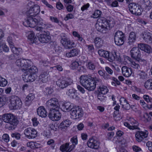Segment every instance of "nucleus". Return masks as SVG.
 Segmentation results:
<instances>
[{"label":"nucleus","instance_id":"obj_1","mask_svg":"<svg viewBox=\"0 0 152 152\" xmlns=\"http://www.w3.org/2000/svg\"><path fill=\"white\" fill-rule=\"evenodd\" d=\"M40 7L37 4H34L26 12L27 18L23 22L26 27L34 28L38 24H41L42 19L39 17L34 18L40 12Z\"/></svg>","mask_w":152,"mask_h":152},{"label":"nucleus","instance_id":"obj_2","mask_svg":"<svg viewBox=\"0 0 152 152\" xmlns=\"http://www.w3.org/2000/svg\"><path fill=\"white\" fill-rule=\"evenodd\" d=\"M61 110L65 112L72 110L70 115L73 119H78L82 117L84 115L83 110L79 106L74 105H61Z\"/></svg>","mask_w":152,"mask_h":152},{"label":"nucleus","instance_id":"obj_3","mask_svg":"<svg viewBox=\"0 0 152 152\" xmlns=\"http://www.w3.org/2000/svg\"><path fill=\"white\" fill-rule=\"evenodd\" d=\"M3 121L12 126L9 127L11 130L15 129L19 123L16 116L12 113H5L3 115Z\"/></svg>","mask_w":152,"mask_h":152},{"label":"nucleus","instance_id":"obj_4","mask_svg":"<svg viewBox=\"0 0 152 152\" xmlns=\"http://www.w3.org/2000/svg\"><path fill=\"white\" fill-rule=\"evenodd\" d=\"M81 84L88 91H93L95 88V85L92 80V77L89 78L86 75H82L80 77Z\"/></svg>","mask_w":152,"mask_h":152},{"label":"nucleus","instance_id":"obj_5","mask_svg":"<svg viewBox=\"0 0 152 152\" xmlns=\"http://www.w3.org/2000/svg\"><path fill=\"white\" fill-rule=\"evenodd\" d=\"M53 107L50 108L48 116L53 121H58L60 119L61 114L59 110L61 108V105H53Z\"/></svg>","mask_w":152,"mask_h":152},{"label":"nucleus","instance_id":"obj_6","mask_svg":"<svg viewBox=\"0 0 152 152\" xmlns=\"http://www.w3.org/2000/svg\"><path fill=\"white\" fill-rule=\"evenodd\" d=\"M125 40L124 34L121 31H118L115 33L114 37L115 44L118 46L123 45Z\"/></svg>","mask_w":152,"mask_h":152},{"label":"nucleus","instance_id":"obj_7","mask_svg":"<svg viewBox=\"0 0 152 152\" xmlns=\"http://www.w3.org/2000/svg\"><path fill=\"white\" fill-rule=\"evenodd\" d=\"M15 63L18 67L21 68L23 72L26 69L27 66H29L32 64L31 61L28 60H26L23 59H19L16 60Z\"/></svg>","mask_w":152,"mask_h":152},{"label":"nucleus","instance_id":"obj_8","mask_svg":"<svg viewBox=\"0 0 152 152\" xmlns=\"http://www.w3.org/2000/svg\"><path fill=\"white\" fill-rule=\"evenodd\" d=\"M128 7L130 12L136 15L141 14V11L139 6L135 3H130L129 4Z\"/></svg>","mask_w":152,"mask_h":152},{"label":"nucleus","instance_id":"obj_9","mask_svg":"<svg viewBox=\"0 0 152 152\" xmlns=\"http://www.w3.org/2000/svg\"><path fill=\"white\" fill-rule=\"evenodd\" d=\"M99 93L98 95V99L101 101H102L104 99L105 97L103 95L105 94L108 91V90L107 86L104 85H101L99 86L98 89Z\"/></svg>","mask_w":152,"mask_h":152},{"label":"nucleus","instance_id":"obj_10","mask_svg":"<svg viewBox=\"0 0 152 152\" xmlns=\"http://www.w3.org/2000/svg\"><path fill=\"white\" fill-rule=\"evenodd\" d=\"M24 134L26 137L29 139L35 138L37 136V132L32 128H28L24 130Z\"/></svg>","mask_w":152,"mask_h":152},{"label":"nucleus","instance_id":"obj_11","mask_svg":"<svg viewBox=\"0 0 152 152\" xmlns=\"http://www.w3.org/2000/svg\"><path fill=\"white\" fill-rule=\"evenodd\" d=\"M50 38L49 31H44L39 35V40L42 43H47L49 41Z\"/></svg>","mask_w":152,"mask_h":152},{"label":"nucleus","instance_id":"obj_12","mask_svg":"<svg viewBox=\"0 0 152 152\" xmlns=\"http://www.w3.org/2000/svg\"><path fill=\"white\" fill-rule=\"evenodd\" d=\"M148 135V132L147 131H138L135 134L136 140L137 142H140L147 137Z\"/></svg>","mask_w":152,"mask_h":152},{"label":"nucleus","instance_id":"obj_13","mask_svg":"<svg viewBox=\"0 0 152 152\" xmlns=\"http://www.w3.org/2000/svg\"><path fill=\"white\" fill-rule=\"evenodd\" d=\"M37 78L36 75L29 74L25 72L23 77V80L26 82H32L34 81Z\"/></svg>","mask_w":152,"mask_h":152},{"label":"nucleus","instance_id":"obj_14","mask_svg":"<svg viewBox=\"0 0 152 152\" xmlns=\"http://www.w3.org/2000/svg\"><path fill=\"white\" fill-rule=\"evenodd\" d=\"M142 37L146 42L152 43V34L147 30L144 31L142 33Z\"/></svg>","mask_w":152,"mask_h":152},{"label":"nucleus","instance_id":"obj_15","mask_svg":"<svg viewBox=\"0 0 152 152\" xmlns=\"http://www.w3.org/2000/svg\"><path fill=\"white\" fill-rule=\"evenodd\" d=\"M88 147L94 149H97L99 146L98 142L93 138H90L87 142Z\"/></svg>","mask_w":152,"mask_h":152},{"label":"nucleus","instance_id":"obj_16","mask_svg":"<svg viewBox=\"0 0 152 152\" xmlns=\"http://www.w3.org/2000/svg\"><path fill=\"white\" fill-rule=\"evenodd\" d=\"M139 48L134 47L130 51L131 55L132 58L135 60H137L141 56Z\"/></svg>","mask_w":152,"mask_h":152},{"label":"nucleus","instance_id":"obj_17","mask_svg":"<svg viewBox=\"0 0 152 152\" xmlns=\"http://www.w3.org/2000/svg\"><path fill=\"white\" fill-rule=\"evenodd\" d=\"M61 42L65 48H71L74 44V42H71L69 39L66 37L62 38Z\"/></svg>","mask_w":152,"mask_h":152},{"label":"nucleus","instance_id":"obj_18","mask_svg":"<svg viewBox=\"0 0 152 152\" xmlns=\"http://www.w3.org/2000/svg\"><path fill=\"white\" fill-rule=\"evenodd\" d=\"M69 145V142L62 145L60 147V151L62 152H70L74 148V146Z\"/></svg>","mask_w":152,"mask_h":152},{"label":"nucleus","instance_id":"obj_19","mask_svg":"<svg viewBox=\"0 0 152 152\" xmlns=\"http://www.w3.org/2000/svg\"><path fill=\"white\" fill-rule=\"evenodd\" d=\"M72 82L70 80L67 81L62 79H59L57 82V85L59 87L62 88H64L67 87L71 85Z\"/></svg>","mask_w":152,"mask_h":152},{"label":"nucleus","instance_id":"obj_20","mask_svg":"<svg viewBox=\"0 0 152 152\" xmlns=\"http://www.w3.org/2000/svg\"><path fill=\"white\" fill-rule=\"evenodd\" d=\"M66 94L71 98L75 99L77 100L79 99V97L77 95L76 91L73 88L69 89L66 92Z\"/></svg>","mask_w":152,"mask_h":152},{"label":"nucleus","instance_id":"obj_21","mask_svg":"<svg viewBox=\"0 0 152 152\" xmlns=\"http://www.w3.org/2000/svg\"><path fill=\"white\" fill-rule=\"evenodd\" d=\"M70 104V102L68 101L59 102L58 99L55 98H51L47 102V104Z\"/></svg>","mask_w":152,"mask_h":152},{"label":"nucleus","instance_id":"obj_22","mask_svg":"<svg viewBox=\"0 0 152 152\" xmlns=\"http://www.w3.org/2000/svg\"><path fill=\"white\" fill-rule=\"evenodd\" d=\"M138 47L141 50H143L148 53L152 52V50L150 46L145 44H140Z\"/></svg>","mask_w":152,"mask_h":152},{"label":"nucleus","instance_id":"obj_23","mask_svg":"<svg viewBox=\"0 0 152 152\" xmlns=\"http://www.w3.org/2000/svg\"><path fill=\"white\" fill-rule=\"evenodd\" d=\"M121 70L123 75L126 77H130L132 73V69L125 66L122 67Z\"/></svg>","mask_w":152,"mask_h":152},{"label":"nucleus","instance_id":"obj_24","mask_svg":"<svg viewBox=\"0 0 152 152\" xmlns=\"http://www.w3.org/2000/svg\"><path fill=\"white\" fill-rule=\"evenodd\" d=\"M79 51L76 48H74L70 50V51L66 52L64 55L68 58L74 57L77 56L79 53Z\"/></svg>","mask_w":152,"mask_h":152},{"label":"nucleus","instance_id":"obj_25","mask_svg":"<svg viewBox=\"0 0 152 152\" xmlns=\"http://www.w3.org/2000/svg\"><path fill=\"white\" fill-rule=\"evenodd\" d=\"M31 64L29 66H27L26 69L25 70L24 72H28L29 74L36 75V73L38 72V69L35 66H32L31 67Z\"/></svg>","mask_w":152,"mask_h":152},{"label":"nucleus","instance_id":"obj_26","mask_svg":"<svg viewBox=\"0 0 152 152\" xmlns=\"http://www.w3.org/2000/svg\"><path fill=\"white\" fill-rule=\"evenodd\" d=\"M38 115L42 118H45L47 116V112L43 106L39 107L37 110Z\"/></svg>","mask_w":152,"mask_h":152},{"label":"nucleus","instance_id":"obj_27","mask_svg":"<svg viewBox=\"0 0 152 152\" xmlns=\"http://www.w3.org/2000/svg\"><path fill=\"white\" fill-rule=\"evenodd\" d=\"M71 124V122L68 119L62 121L60 124L59 127L63 131L66 129Z\"/></svg>","mask_w":152,"mask_h":152},{"label":"nucleus","instance_id":"obj_28","mask_svg":"<svg viewBox=\"0 0 152 152\" xmlns=\"http://www.w3.org/2000/svg\"><path fill=\"white\" fill-rule=\"evenodd\" d=\"M136 39V35L134 32H131L129 34L128 44L129 45H132Z\"/></svg>","mask_w":152,"mask_h":152},{"label":"nucleus","instance_id":"obj_29","mask_svg":"<svg viewBox=\"0 0 152 152\" xmlns=\"http://www.w3.org/2000/svg\"><path fill=\"white\" fill-rule=\"evenodd\" d=\"M12 52L17 56L19 55L22 52V49L20 48H17L15 47L14 45H11L10 47Z\"/></svg>","mask_w":152,"mask_h":152},{"label":"nucleus","instance_id":"obj_30","mask_svg":"<svg viewBox=\"0 0 152 152\" xmlns=\"http://www.w3.org/2000/svg\"><path fill=\"white\" fill-rule=\"evenodd\" d=\"M140 115L141 120L144 121L146 123L150 121L151 119V117L147 113H145L142 115L141 114V112L139 111L138 112Z\"/></svg>","mask_w":152,"mask_h":152},{"label":"nucleus","instance_id":"obj_31","mask_svg":"<svg viewBox=\"0 0 152 152\" xmlns=\"http://www.w3.org/2000/svg\"><path fill=\"white\" fill-rule=\"evenodd\" d=\"M10 102L11 104H19L22 103L20 99L15 96L11 97Z\"/></svg>","mask_w":152,"mask_h":152},{"label":"nucleus","instance_id":"obj_32","mask_svg":"<svg viewBox=\"0 0 152 152\" xmlns=\"http://www.w3.org/2000/svg\"><path fill=\"white\" fill-rule=\"evenodd\" d=\"M110 21L108 19L103 18L102 20V22L101 23L102 25V26L103 25L104 28L107 30L110 27Z\"/></svg>","mask_w":152,"mask_h":152},{"label":"nucleus","instance_id":"obj_33","mask_svg":"<svg viewBox=\"0 0 152 152\" xmlns=\"http://www.w3.org/2000/svg\"><path fill=\"white\" fill-rule=\"evenodd\" d=\"M94 43L97 48H100L103 45V40L100 37H96L94 39Z\"/></svg>","mask_w":152,"mask_h":152},{"label":"nucleus","instance_id":"obj_34","mask_svg":"<svg viewBox=\"0 0 152 152\" xmlns=\"http://www.w3.org/2000/svg\"><path fill=\"white\" fill-rule=\"evenodd\" d=\"M48 74L46 72L41 74L39 76V79L41 81L45 83L48 80Z\"/></svg>","mask_w":152,"mask_h":152},{"label":"nucleus","instance_id":"obj_35","mask_svg":"<svg viewBox=\"0 0 152 152\" xmlns=\"http://www.w3.org/2000/svg\"><path fill=\"white\" fill-rule=\"evenodd\" d=\"M96 28L99 31L103 33L106 32V30L104 28L103 25L101 23H96Z\"/></svg>","mask_w":152,"mask_h":152},{"label":"nucleus","instance_id":"obj_36","mask_svg":"<svg viewBox=\"0 0 152 152\" xmlns=\"http://www.w3.org/2000/svg\"><path fill=\"white\" fill-rule=\"evenodd\" d=\"M144 86L146 89L152 90V79H149L145 81Z\"/></svg>","mask_w":152,"mask_h":152},{"label":"nucleus","instance_id":"obj_37","mask_svg":"<svg viewBox=\"0 0 152 152\" xmlns=\"http://www.w3.org/2000/svg\"><path fill=\"white\" fill-rule=\"evenodd\" d=\"M28 39L30 40L32 42H35L37 39L36 37L35 36L34 33L32 31L28 32Z\"/></svg>","mask_w":152,"mask_h":152},{"label":"nucleus","instance_id":"obj_38","mask_svg":"<svg viewBox=\"0 0 152 152\" xmlns=\"http://www.w3.org/2000/svg\"><path fill=\"white\" fill-rule=\"evenodd\" d=\"M86 66L87 69L92 70H95L96 66L95 64L92 61L88 62L86 64Z\"/></svg>","mask_w":152,"mask_h":152},{"label":"nucleus","instance_id":"obj_39","mask_svg":"<svg viewBox=\"0 0 152 152\" xmlns=\"http://www.w3.org/2000/svg\"><path fill=\"white\" fill-rule=\"evenodd\" d=\"M109 53V52L103 50H99L98 51V53L99 55L105 58L107 57V56H108Z\"/></svg>","mask_w":152,"mask_h":152},{"label":"nucleus","instance_id":"obj_40","mask_svg":"<svg viewBox=\"0 0 152 152\" xmlns=\"http://www.w3.org/2000/svg\"><path fill=\"white\" fill-rule=\"evenodd\" d=\"M135 60V61H131V63H129L132 67L135 69H139L140 68V66L138 62Z\"/></svg>","mask_w":152,"mask_h":152},{"label":"nucleus","instance_id":"obj_41","mask_svg":"<svg viewBox=\"0 0 152 152\" xmlns=\"http://www.w3.org/2000/svg\"><path fill=\"white\" fill-rule=\"evenodd\" d=\"M139 76L140 79L144 80L147 78L148 75L145 72L141 71L139 74Z\"/></svg>","mask_w":152,"mask_h":152},{"label":"nucleus","instance_id":"obj_42","mask_svg":"<svg viewBox=\"0 0 152 152\" xmlns=\"http://www.w3.org/2000/svg\"><path fill=\"white\" fill-rule=\"evenodd\" d=\"M124 125L126 127L128 128L129 129L131 130H133L134 129H140V128L137 126H131L127 122H125L124 123Z\"/></svg>","mask_w":152,"mask_h":152},{"label":"nucleus","instance_id":"obj_43","mask_svg":"<svg viewBox=\"0 0 152 152\" xmlns=\"http://www.w3.org/2000/svg\"><path fill=\"white\" fill-rule=\"evenodd\" d=\"M92 80L93 81L94 84L95 85V87L96 85H100L102 83V80L96 77H92Z\"/></svg>","mask_w":152,"mask_h":152},{"label":"nucleus","instance_id":"obj_44","mask_svg":"<svg viewBox=\"0 0 152 152\" xmlns=\"http://www.w3.org/2000/svg\"><path fill=\"white\" fill-rule=\"evenodd\" d=\"M79 66V64L77 61L73 62L70 65V68L73 70H75Z\"/></svg>","mask_w":152,"mask_h":152},{"label":"nucleus","instance_id":"obj_45","mask_svg":"<svg viewBox=\"0 0 152 152\" xmlns=\"http://www.w3.org/2000/svg\"><path fill=\"white\" fill-rule=\"evenodd\" d=\"M102 12L99 10H96L93 14L92 17L94 18H97L100 16Z\"/></svg>","mask_w":152,"mask_h":152},{"label":"nucleus","instance_id":"obj_46","mask_svg":"<svg viewBox=\"0 0 152 152\" xmlns=\"http://www.w3.org/2000/svg\"><path fill=\"white\" fill-rule=\"evenodd\" d=\"M7 82L6 80L0 77V86L1 87L5 86L7 84Z\"/></svg>","mask_w":152,"mask_h":152},{"label":"nucleus","instance_id":"obj_47","mask_svg":"<svg viewBox=\"0 0 152 152\" xmlns=\"http://www.w3.org/2000/svg\"><path fill=\"white\" fill-rule=\"evenodd\" d=\"M136 60H137V61L138 62L139 64L141 66H144L146 64V61L144 59L140 58V57Z\"/></svg>","mask_w":152,"mask_h":152},{"label":"nucleus","instance_id":"obj_48","mask_svg":"<svg viewBox=\"0 0 152 152\" xmlns=\"http://www.w3.org/2000/svg\"><path fill=\"white\" fill-rule=\"evenodd\" d=\"M106 59L110 62H113L114 61V58L113 56V52L111 53L109 52L108 56H107V57H106Z\"/></svg>","mask_w":152,"mask_h":152},{"label":"nucleus","instance_id":"obj_49","mask_svg":"<svg viewBox=\"0 0 152 152\" xmlns=\"http://www.w3.org/2000/svg\"><path fill=\"white\" fill-rule=\"evenodd\" d=\"M34 98V94H30L27 96L26 98V101L30 102L32 101Z\"/></svg>","mask_w":152,"mask_h":152},{"label":"nucleus","instance_id":"obj_50","mask_svg":"<svg viewBox=\"0 0 152 152\" xmlns=\"http://www.w3.org/2000/svg\"><path fill=\"white\" fill-rule=\"evenodd\" d=\"M112 52L113 55V56L114 58V60H115L118 61L120 60V57L119 54L115 51Z\"/></svg>","mask_w":152,"mask_h":152},{"label":"nucleus","instance_id":"obj_51","mask_svg":"<svg viewBox=\"0 0 152 152\" xmlns=\"http://www.w3.org/2000/svg\"><path fill=\"white\" fill-rule=\"evenodd\" d=\"M13 36V34H10L9 36L7 38V41L10 45V47H11V45H14L13 43L12 42V36Z\"/></svg>","mask_w":152,"mask_h":152},{"label":"nucleus","instance_id":"obj_52","mask_svg":"<svg viewBox=\"0 0 152 152\" xmlns=\"http://www.w3.org/2000/svg\"><path fill=\"white\" fill-rule=\"evenodd\" d=\"M11 137L15 138L17 140H19L20 138L21 135L19 133L15 132L11 134Z\"/></svg>","mask_w":152,"mask_h":152},{"label":"nucleus","instance_id":"obj_53","mask_svg":"<svg viewBox=\"0 0 152 152\" xmlns=\"http://www.w3.org/2000/svg\"><path fill=\"white\" fill-rule=\"evenodd\" d=\"M2 140L6 142H8L10 140L9 136L8 134H4L2 136Z\"/></svg>","mask_w":152,"mask_h":152},{"label":"nucleus","instance_id":"obj_54","mask_svg":"<svg viewBox=\"0 0 152 152\" xmlns=\"http://www.w3.org/2000/svg\"><path fill=\"white\" fill-rule=\"evenodd\" d=\"M71 141L72 143L71 145H73L74 146V148L75 145L77 143V137H73L71 139Z\"/></svg>","mask_w":152,"mask_h":152},{"label":"nucleus","instance_id":"obj_55","mask_svg":"<svg viewBox=\"0 0 152 152\" xmlns=\"http://www.w3.org/2000/svg\"><path fill=\"white\" fill-rule=\"evenodd\" d=\"M135 107L134 105H131L130 106V105H122V108L124 110H129L130 107L134 110V107Z\"/></svg>","mask_w":152,"mask_h":152},{"label":"nucleus","instance_id":"obj_56","mask_svg":"<svg viewBox=\"0 0 152 152\" xmlns=\"http://www.w3.org/2000/svg\"><path fill=\"white\" fill-rule=\"evenodd\" d=\"M74 16L72 14L69 13L66 15V16L64 18V20H67L69 19L74 18Z\"/></svg>","mask_w":152,"mask_h":152},{"label":"nucleus","instance_id":"obj_57","mask_svg":"<svg viewBox=\"0 0 152 152\" xmlns=\"http://www.w3.org/2000/svg\"><path fill=\"white\" fill-rule=\"evenodd\" d=\"M9 108L11 110H16L19 108L18 105H9Z\"/></svg>","mask_w":152,"mask_h":152},{"label":"nucleus","instance_id":"obj_58","mask_svg":"<svg viewBox=\"0 0 152 152\" xmlns=\"http://www.w3.org/2000/svg\"><path fill=\"white\" fill-rule=\"evenodd\" d=\"M41 0L42 2L48 7L51 9H52L53 8V7L51 5L49 4L46 0Z\"/></svg>","mask_w":152,"mask_h":152},{"label":"nucleus","instance_id":"obj_59","mask_svg":"<svg viewBox=\"0 0 152 152\" xmlns=\"http://www.w3.org/2000/svg\"><path fill=\"white\" fill-rule=\"evenodd\" d=\"M53 91V90L52 88L47 87L46 88L45 92L48 94H51Z\"/></svg>","mask_w":152,"mask_h":152},{"label":"nucleus","instance_id":"obj_60","mask_svg":"<svg viewBox=\"0 0 152 152\" xmlns=\"http://www.w3.org/2000/svg\"><path fill=\"white\" fill-rule=\"evenodd\" d=\"M105 70L106 72L110 75H112L113 73V70L108 66L105 67Z\"/></svg>","mask_w":152,"mask_h":152},{"label":"nucleus","instance_id":"obj_61","mask_svg":"<svg viewBox=\"0 0 152 152\" xmlns=\"http://www.w3.org/2000/svg\"><path fill=\"white\" fill-rule=\"evenodd\" d=\"M2 48L4 51L6 52H8L9 51V47L5 44L3 43Z\"/></svg>","mask_w":152,"mask_h":152},{"label":"nucleus","instance_id":"obj_62","mask_svg":"<svg viewBox=\"0 0 152 152\" xmlns=\"http://www.w3.org/2000/svg\"><path fill=\"white\" fill-rule=\"evenodd\" d=\"M129 121L132 125H137L138 124V122L132 118H130L129 120Z\"/></svg>","mask_w":152,"mask_h":152},{"label":"nucleus","instance_id":"obj_63","mask_svg":"<svg viewBox=\"0 0 152 152\" xmlns=\"http://www.w3.org/2000/svg\"><path fill=\"white\" fill-rule=\"evenodd\" d=\"M33 122V124L34 126H37L39 122L37 120V118L34 117L32 119Z\"/></svg>","mask_w":152,"mask_h":152},{"label":"nucleus","instance_id":"obj_64","mask_svg":"<svg viewBox=\"0 0 152 152\" xmlns=\"http://www.w3.org/2000/svg\"><path fill=\"white\" fill-rule=\"evenodd\" d=\"M146 145L148 147L149 150L152 151V142L148 141L146 143Z\"/></svg>","mask_w":152,"mask_h":152}]
</instances>
